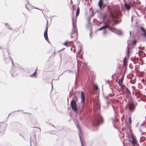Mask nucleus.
I'll use <instances>...</instances> for the list:
<instances>
[{
	"instance_id": "1",
	"label": "nucleus",
	"mask_w": 146,
	"mask_h": 146,
	"mask_svg": "<svg viewBox=\"0 0 146 146\" xmlns=\"http://www.w3.org/2000/svg\"><path fill=\"white\" fill-rule=\"evenodd\" d=\"M81 99L82 104L80 105L78 108L76 106L77 110L74 111L75 112L81 113L83 112L84 109V103L85 102V94L82 91L81 93Z\"/></svg>"
},
{
	"instance_id": "2",
	"label": "nucleus",
	"mask_w": 146,
	"mask_h": 146,
	"mask_svg": "<svg viewBox=\"0 0 146 146\" xmlns=\"http://www.w3.org/2000/svg\"><path fill=\"white\" fill-rule=\"evenodd\" d=\"M115 21L113 18L109 19L107 21L104 22V25L97 30V31H99L101 30H105L106 28H108L109 26L114 25L115 24Z\"/></svg>"
},
{
	"instance_id": "3",
	"label": "nucleus",
	"mask_w": 146,
	"mask_h": 146,
	"mask_svg": "<svg viewBox=\"0 0 146 146\" xmlns=\"http://www.w3.org/2000/svg\"><path fill=\"white\" fill-rule=\"evenodd\" d=\"M94 119L93 123L94 125H98L103 122L102 117L98 113H96L94 115Z\"/></svg>"
},
{
	"instance_id": "4",
	"label": "nucleus",
	"mask_w": 146,
	"mask_h": 146,
	"mask_svg": "<svg viewBox=\"0 0 146 146\" xmlns=\"http://www.w3.org/2000/svg\"><path fill=\"white\" fill-rule=\"evenodd\" d=\"M78 101V98L76 96H75L72 98V99L70 102V106L72 109L74 111H76V102Z\"/></svg>"
},
{
	"instance_id": "5",
	"label": "nucleus",
	"mask_w": 146,
	"mask_h": 146,
	"mask_svg": "<svg viewBox=\"0 0 146 146\" xmlns=\"http://www.w3.org/2000/svg\"><path fill=\"white\" fill-rule=\"evenodd\" d=\"M72 25H73V29L72 32L71 34V38H72L73 37V35H74L75 36H76L77 38L78 37V30L76 28V25L74 24V18L73 17L72 19Z\"/></svg>"
},
{
	"instance_id": "6",
	"label": "nucleus",
	"mask_w": 146,
	"mask_h": 146,
	"mask_svg": "<svg viewBox=\"0 0 146 146\" xmlns=\"http://www.w3.org/2000/svg\"><path fill=\"white\" fill-rule=\"evenodd\" d=\"M136 104H135L134 103L131 101H129L128 102L126 106L129 109V111L131 112H133L135 110V107Z\"/></svg>"
},
{
	"instance_id": "7",
	"label": "nucleus",
	"mask_w": 146,
	"mask_h": 146,
	"mask_svg": "<svg viewBox=\"0 0 146 146\" xmlns=\"http://www.w3.org/2000/svg\"><path fill=\"white\" fill-rule=\"evenodd\" d=\"M120 91L122 92L123 93H125L127 94L126 96V97H128V95L130 94V92L129 90L125 85L123 86V87H120Z\"/></svg>"
},
{
	"instance_id": "8",
	"label": "nucleus",
	"mask_w": 146,
	"mask_h": 146,
	"mask_svg": "<svg viewBox=\"0 0 146 146\" xmlns=\"http://www.w3.org/2000/svg\"><path fill=\"white\" fill-rule=\"evenodd\" d=\"M131 138L132 140V141H131V142L132 145H136L137 146H139L137 141L136 138L135 137L133 136H131Z\"/></svg>"
},
{
	"instance_id": "9",
	"label": "nucleus",
	"mask_w": 146,
	"mask_h": 146,
	"mask_svg": "<svg viewBox=\"0 0 146 146\" xmlns=\"http://www.w3.org/2000/svg\"><path fill=\"white\" fill-rule=\"evenodd\" d=\"M98 5L100 9L102 10L106 6V4H104L103 0H100L98 3Z\"/></svg>"
},
{
	"instance_id": "10",
	"label": "nucleus",
	"mask_w": 146,
	"mask_h": 146,
	"mask_svg": "<svg viewBox=\"0 0 146 146\" xmlns=\"http://www.w3.org/2000/svg\"><path fill=\"white\" fill-rule=\"evenodd\" d=\"M27 3H26L25 4V7L28 10H29V9L31 8H32L41 10L40 9H39L35 7H34L31 4H30L29 2H28V1H27Z\"/></svg>"
},
{
	"instance_id": "11",
	"label": "nucleus",
	"mask_w": 146,
	"mask_h": 146,
	"mask_svg": "<svg viewBox=\"0 0 146 146\" xmlns=\"http://www.w3.org/2000/svg\"><path fill=\"white\" fill-rule=\"evenodd\" d=\"M130 5L132 7H133V5L131 4L129 1L128 3H124L125 7L127 10L130 9L131 8L130 7Z\"/></svg>"
},
{
	"instance_id": "12",
	"label": "nucleus",
	"mask_w": 146,
	"mask_h": 146,
	"mask_svg": "<svg viewBox=\"0 0 146 146\" xmlns=\"http://www.w3.org/2000/svg\"><path fill=\"white\" fill-rule=\"evenodd\" d=\"M74 122L75 123V124L77 127L78 129L79 130V132H78V135H79V137H80V141L81 142H82V141L81 139V137L80 136V134H81V131L80 130V129L79 126V123L78 122L76 121H74Z\"/></svg>"
},
{
	"instance_id": "13",
	"label": "nucleus",
	"mask_w": 146,
	"mask_h": 146,
	"mask_svg": "<svg viewBox=\"0 0 146 146\" xmlns=\"http://www.w3.org/2000/svg\"><path fill=\"white\" fill-rule=\"evenodd\" d=\"M114 21L115 22V24L114 25L109 26V27H108V28L111 31L115 33L116 29L113 27L114 26L115 24H116V23L114 20Z\"/></svg>"
},
{
	"instance_id": "14",
	"label": "nucleus",
	"mask_w": 146,
	"mask_h": 146,
	"mask_svg": "<svg viewBox=\"0 0 146 146\" xmlns=\"http://www.w3.org/2000/svg\"><path fill=\"white\" fill-rule=\"evenodd\" d=\"M32 140H36V135L35 133L33 132L30 136V144H31V141Z\"/></svg>"
},
{
	"instance_id": "15",
	"label": "nucleus",
	"mask_w": 146,
	"mask_h": 146,
	"mask_svg": "<svg viewBox=\"0 0 146 146\" xmlns=\"http://www.w3.org/2000/svg\"><path fill=\"white\" fill-rule=\"evenodd\" d=\"M111 120L112 123L113 124V126H114V127L115 128H116V127L115 126V124L114 123V122H116L117 121V120L116 119V117H114V118H112L111 119Z\"/></svg>"
},
{
	"instance_id": "16",
	"label": "nucleus",
	"mask_w": 146,
	"mask_h": 146,
	"mask_svg": "<svg viewBox=\"0 0 146 146\" xmlns=\"http://www.w3.org/2000/svg\"><path fill=\"white\" fill-rule=\"evenodd\" d=\"M80 11V8L79 7H78L77 8L76 11V17L75 19L76 21V19H77V17L78 16V15H79V14Z\"/></svg>"
},
{
	"instance_id": "17",
	"label": "nucleus",
	"mask_w": 146,
	"mask_h": 146,
	"mask_svg": "<svg viewBox=\"0 0 146 146\" xmlns=\"http://www.w3.org/2000/svg\"><path fill=\"white\" fill-rule=\"evenodd\" d=\"M123 80L121 79L119 80L118 81V84L119 85L121 86L120 87H123V86H124L122 84L123 82Z\"/></svg>"
},
{
	"instance_id": "18",
	"label": "nucleus",
	"mask_w": 146,
	"mask_h": 146,
	"mask_svg": "<svg viewBox=\"0 0 146 146\" xmlns=\"http://www.w3.org/2000/svg\"><path fill=\"white\" fill-rule=\"evenodd\" d=\"M115 33L119 35H121L122 34V33L120 30L116 29Z\"/></svg>"
},
{
	"instance_id": "19",
	"label": "nucleus",
	"mask_w": 146,
	"mask_h": 146,
	"mask_svg": "<svg viewBox=\"0 0 146 146\" xmlns=\"http://www.w3.org/2000/svg\"><path fill=\"white\" fill-rule=\"evenodd\" d=\"M44 36L45 40L49 42V40L48 39L47 33H44Z\"/></svg>"
},
{
	"instance_id": "20",
	"label": "nucleus",
	"mask_w": 146,
	"mask_h": 146,
	"mask_svg": "<svg viewBox=\"0 0 146 146\" xmlns=\"http://www.w3.org/2000/svg\"><path fill=\"white\" fill-rule=\"evenodd\" d=\"M37 70V69H36L35 71L33 73V74H32L30 76L31 77L35 76H36V74Z\"/></svg>"
},
{
	"instance_id": "21",
	"label": "nucleus",
	"mask_w": 146,
	"mask_h": 146,
	"mask_svg": "<svg viewBox=\"0 0 146 146\" xmlns=\"http://www.w3.org/2000/svg\"><path fill=\"white\" fill-rule=\"evenodd\" d=\"M48 21H47V24H46V27L45 28V31L44 32V33H47L48 28L47 25H48Z\"/></svg>"
},
{
	"instance_id": "22",
	"label": "nucleus",
	"mask_w": 146,
	"mask_h": 146,
	"mask_svg": "<svg viewBox=\"0 0 146 146\" xmlns=\"http://www.w3.org/2000/svg\"><path fill=\"white\" fill-rule=\"evenodd\" d=\"M141 30L144 32V33H146V30H145L143 27H140Z\"/></svg>"
},
{
	"instance_id": "23",
	"label": "nucleus",
	"mask_w": 146,
	"mask_h": 146,
	"mask_svg": "<svg viewBox=\"0 0 146 146\" xmlns=\"http://www.w3.org/2000/svg\"><path fill=\"white\" fill-rule=\"evenodd\" d=\"M127 56H128L129 53V46H127Z\"/></svg>"
},
{
	"instance_id": "24",
	"label": "nucleus",
	"mask_w": 146,
	"mask_h": 146,
	"mask_svg": "<svg viewBox=\"0 0 146 146\" xmlns=\"http://www.w3.org/2000/svg\"><path fill=\"white\" fill-rule=\"evenodd\" d=\"M5 25H6V28H7L9 29H12V28L10 27V25H9L7 23H6Z\"/></svg>"
},
{
	"instance_id": "25",
	"label": "nucleus",
	"mask_w": 146,
	"mask_h": 146,
	"mask_svg": "<svg viewBox=\"0 0 146 146\" xmlns=\"http://www.w3.org/2000/svg\"><path fill=\"white\" fill-rule=\"evenodd\" d=\"M137 42V40H133L132 42V44H136V43Z\"/></svg>"
},
{
	"instance_id": "26",
	"label": "nucleus",
	"mask_w": 146,
	"mask_h": 146,
	"mask_svg": "<svg viewBox=\"0 0 146 146\" xmlns=\"http://www.w3.org/2000/svg\"><path fill=\"white\" fill-rule=\"evenodd\" d=\"M123 65L124 66H125L127 65V61L125 62L124 61H123Z\"/></svg>"
},
{
	"instance_id": "27",
	"label": "nucleus",
	"mask_w": 146,
	"mask_h": 146,
	"mask_svg": "<svg viewBox=\"0 0 146 146\" xmlns=\"http://www.w3.org/2000/svg\"><path fill=\"white\" fill-rule=\"evenodd\" d=\"M82 51V50H81V48H80V49H79V51L78 52V54H80V52Z\"/></svg>"
},
{
	"instance_id": "28",
	"label": "nucleus",
	"mask_w": 146,
	"mask_h": 146,
	"mask_svg": "<svg viewBox=\"0 0 146 146\" xmlns=\"http://www.w3.org/2000/svg\"><path fill=\"white\" fill-rule=\"evenodd\" d=\"M68 42H69L68 41H66L65 42H64V43H63V44L66 46H67V44L68 43Z\"/></svg>"
},
{
	"instance_id": "29",
	"label": "nucleus",
	"mask_w": 146,
	"mask_h": 146,
	"mask_svg": "<svg viewBox=\"0 0 146 146\" xmlns=\"http://www.w3.org/2000/svg\"><path fill=\"white\" fill-rule=\"evenodd\" d=\"M129 123L130 124H131V117H129Z\"/></svg>"
},
{
	"instance_id": "30",
	"label": "nucleus",
	"mask_w": 146,
	"mask_h": 146,
	"mask_svg": "<svg viewBox=\"0 0 146 146\" xmlns=\"http://www.w3.org/2000/svg\"><path fill=\"white\" fill-rule=\"evenodd\" d=\"M94 89L96 90H98V87L97 85H95L94 87Z\"/></svg>"
},
{
	"instance_id": "31",
	"label": "nucleus",
	"mask_w": 146,
	"mask_h": 146,
	"mask_svg": "<svg viewBox=\"0 0 146 146\" xmlns=\"http://www.w3.org/2000/svg\"><path fill=\"white\" fill-rule=\"evenodd\" d=\"M124 76V74H122V75H121V79L123 80Z\"/></svg>"
},
{
	"instance_id": "32",
	"label": "nucleus",
	"mask_w": 146,
	"mask_h": 146,
	"mask_svg": "<svg viewBox=\"0 0 146 146\" xmlns=\"http://www.w3.org/2000/svg\"><path fill=\"white\" fill-rule=\"evenodd\" d=\"M17 74H11V75L13 77H15V76H17Z\"/></svg>"
},
{
	"instance_id": "33",
	"label": "nucleus",
	"mask_w": 146,
	"mask_h": 146,
	"mask_svg": "<svg viewBox=\"0 0 146 146\" xmlns=\"http://www.w3.org/2000/svg\"><path fill=\"white\" fill-rule=\"evenodd\" d=\"M103 34L104 35H106V30H104V31L103 33Z\"/></svg>"
},
{
	"instance_id": "34",
	"label": "nucleus",
	"mask_w": 146,
	"mask_h": 146,
	"mask_svg": "<svg viewBox=\"0 0 146 146\" xmlns=\"http://www.w3.org/2000/svg\"><path fill=\"white\" fill-rule=\"evenodd\" d=\"M127 59V58L126 57H125L124 58L123 61H124L125 62H126Z\"/></svg>"
},
{
	"instance_id": "35",
	"label": "nucleus",
	"mask_w": 146,
	"mask_h": 146,
	"mask_svg": "<svg viewBox=\"0 0 146 146\" xmlns=\"http://www.w3.org/2000/svg\"><path fill=\"white\" fill-rule=\"evenodd\" d=\"M92 32L91 31V32L90 33V38H92Z\"/></svg>"
},
{
	"instance_id": "36",
	"label": "nucleus",
	"mask_w": 146,
	"mask_h": 146,
	"mask_svg": "<svg viewBox=\"0 0 146 146\" xmlns=\"http://www.w3.org/2000/svg\"><path fill=\"white\" fill-rule=\"evenodd\" d=\"M54 80V79H52V82H51V85H52V89H53V85H52V80Z\"/></svg>"
},
{
	"instance_id": "37",
	"label": "nucleus",
	"mask_w": 146,
	"mask_h": 146,
	"mask_svg": "<svg viewBox=\"0 0 146 146\" xmlns=\"http://www.w3.org/2000/svg\"><path fill=\"white\" fill-rule=\"evenodd\" d=\"M72 4H73V2H72V0H70V4H71L72 5Z\"/></svg>"
},
{
	"instance_id": "38",
	"label": "nucleus",
	"mask_w": 146,
	"mask_h": 146,
	"mask_svg": "<svg viewBox=\"0 0 146 146\" xmlns=\"http://www.w3.org/2000/svg\"><path fill=\"white\" fill-rule=\"evenodd\" d=\"M140 100H141V101H143V102H144L145 101V100H143L142 98H141L140 99Z\"/></svg>"
},
{
	"instance_id": "39",
	"label": "nucleus",
	"mask_w": 146,
	"mask_h": 146,
	"mask_svg": "<svg viewBox=\"0 0 146 146\" xmlns=\"http://www.w3.org/2000/svg\"><path fill=\"white\" fill-rule=\"evenodd\" d=\"M11 60H12V64L13 65V60L12 59H11Z\"/></svg>"
},
{
	"instance_id": "40",
	"label": "nucleus",
	"mask_w": 146,
	"mask_h": 146,
	"mask_svg": "<svg viewBox=\"0 0 146 146\" xmlns=\"http://www.w3.org/2000/svg\"><path fill=\"white\" fill-rule=\"evenodd\" d=\"M144 36L146 37V33L144 34Z\"/></svg>"
},
{
	"instance_id": "41",
	"label": "nucleus",
	"mask_w": 146,
	"mask_h": 146,
	"mask_svg": "<svg viewBox=\"0 0 146 146\" xmlns=\"http://www.w3.org/2000/svg\"><path fill=\"white\" fill-rule=\"evenodd\" d=\"M131 88L133 89H134L135 88V87L133 86H132Z\"/></svg>"
},
{
	"instance_id": "42",
	"label": "nucleus",
	"mask_w": 146,
	"mask_h": 146,
	"mask_svg": "<svg viewBox=\"0 0 146 146\" xmlns=\"http://www.w3.org/2000/svg\"><path fill=\"white\" fill-rule=\"evenodd\" d=\"M79 119H80V120H81V121H82V118H81V117H80Z\"/></svg>"
},
{
	"instance_id": "43",
	"label": "nucleus",
	"mask_w": 146,
	"mask_h": 146,
	"mask_svg": "<svg viewBox=\"0 0 146 146\" xmlns=\"http://www.w3.org/2000/svg\"><path fill=\"white\" fill-rule=\"evenodd\" d=\"M109 96H112V95L111 94H109Z\"/></svg>"
},
{
	"instance_id": "44",
	"label": "nucleus",
	"mask_w": 146,
	"mask_h": 146,
	"mask_svg": "<svg viewBox=\"0 0 146 146\" xmlns=\"http://www.w3.org/2000/svg\"><path fill=\"white\" fill-rule=\"evenodd\" d=\"M75 53V52H76V50L75 49H74V51H73Z\"/></svg>"
},
{
	"instance_id": "45",
	"label": "nucleus",
	"mask_w": 146,
	"mask_h": 146,
	"mask_svg": "<svg viewBox=\"0 0 146 146\" xmlns=\"http://www.w3.org/2000/svg\"><path fill=\"white\" fill-rule=\"evenodd\" d=\"M133 17H131V21L132 22L133 21Z\"/></svg>"
},
{
	"instance_id": "46",
	"label": "nucleus",
	"mask_w": 146,
	"mask_h": 146,
	"mask_svg": "<svg viewBox=\"0 0 146 146\" xmlns=\"http://www.w3.org/2000/svg\"><path fill=\"white\" fill-rule=\"evenodd\" d=\"M131 31H129V34H130V36H131Z\"/></svg>"
},
{
	"instance_id": "47",
	"label": "nucleus",
	"mask_w": 146,
	"mask_h": 146,
	"mask_svg": "<svg viewBox=\"0 0 146 146\" xmlns=\"http://www.w3.org/2000/svg\"><path fill=\"white\" fill-rule=\"evenodd\" d=\"M59 79V77H58V78H57V79L55 80H58Z\"/></svg>"
},
{
	"instance_id": "48",
	"label": "nucleus",
	"mask_w": 146,
	"mask_h": 146,
	"mask_svg": "<svg viewBox=\"0 0 146 146\" xmlns=\"http://www.w3.org/2000/svg\"><path fill=\"white\" fill-rule=\"evenodd\" d=\"M140 131L142 133V134H143V133H142V131H141V130H140Z\"/></svg>"
},
{
	"instance_id": "49",
	"label": "nucleus",
	"mask_w": 146,
	"mask_h": 146,
	"mask_svg": "<svg viewBox=\"0 0 146 146\" xmlns=\"http://www.w3.org/2000/svg\"><path fill=\"white\" fill-rule=\"evenodd\" d=\"M7 52H8V53L9 56H10L9 54V53L8 51H7Z\"/></svg>"
},
{
	"instance_id": "50",
	"label": "nucleus",
	"mask_w": 146,
	"mask_h": 146,
	"mask_svg": "<svg viewBox=\"0 0 146 146\" xmlns=\"http://www.w3.org/2000/svg\"><path fill=\"white\" fill-rule=\"evenodd\" d=\"M142 137L144 139V138H144V137H141V138H140V140H141V138Z\"/></svg>"
},
{
	"instance_id": "51",
	"label": "nucleus",
	"mask_w": 146,
	"mask_h": 146,
	"mask_svg": "<svg viewBox=\"0 0 146 146\" xmlns=\"http://www.w3.org/2000/svg\"><path fill=\"white\" fill-rule=\"evenodd\" d=\"M107 8H108V10H109V7H108V6H107Z\"/></svg>"
},
{
	"instance_id": "52",
	"label": "nucleus",
	"mask_w": 146,
	"mask_h": 146,
	"mask_svg": "<svg viewBox=\"0 0 146 146\" xmlns=\"http://www.w3.org/2000/svg\"><path fill=\"white\" fill-rule=\"evenodd\" d=\"M123 145H124V141H123Z\"/></svg>"
},
{
	"instance_id": "53",
	"label": "nucleus",
	"mask_w": 146,
	"mask_h": 146,
	"mask_svg": "<svg viewBox=\"0 0 146 146\" xmlns=\"http://www.w3.org/2000/svg\"><path fill=\"white\" fill-rule=\"evenodd\" d=\"M144 47H143V48H142V49H144Z\"/></svg>"
},
{
	"instance_id": "54",
	"label": "nucleus",
	"mask_w": 146,
	"mask_h": 146,
	"mask_svg": "<svg viewBox=\"0 0 146 146\" xmlns=\"http://www.w3.org/2000/svg\"><path fill=\"white\" fill-rule=\"evenodd\" d=\"M141 48V47L140 46L139 47V48Z\"/></svg>"
},
{
	"instance_id": "55",
	"label": "nucleus",
	"mask_w": 146,
	"mask_h": 146,
	"mask_svg": "<svg viewBox=\"0 0 146 146\" xmlns=\"http://www.w3.org/2000/svg\"><path fill=\"white\" fill-rule=\"evenodd\" d=\"M61 74L60 75H59V77L60 76H61Z\"/></svg>"
},
{
	"instance_id": "56",
	"label": "nucleus",
	"mask_w": 146,
	"mask_h": 146,
	"mask_svg": "<svg viewBox=\"0 0 146 146\" xmlns=\"http://www.w3.org/2000/svg\"><path fill=\"white\" fill-rule=\"evenodd\" d=\"M124 1V2H125V0H123Z\"/></svg>"
},
{
	"instance_id": "57",
	"label": "nucleus",
	"mask_w": 146,
	"mask_h": 146,
	"mask_svg": "<svg viewBox=\"0 0 146 146\" xmlns=\"http://www.w3.org/2000/svg\"><path fill=\"white\" fill-rule=\"evenodd\" d=\"M52 126L54 127V125L53 124H52Z\"/></svg>"
},
{
	"instance_id": "58",
	"label": "nucleus",
	"mask_w": 146,
	"mask_h": 146,
	"mask_svg": "<svg viewBox=\"0 0 146 146\" xmlns=\"http://www.w3.org/2000/svg\"><path fill=\"white\" fill-rule=\"evenodd\" d=\"M76 81L75 82V84H76Z\"/></svg>"
},
{
	"instance_id": "59",
	"label": "nucleus",
	"mask_w": 146,
	"mask_h": 146,
	"mask_svg": "<svg viewBox=\"0 0 146 146\" xmlns=\"http://www.w3.org/2000/svg\"><path fill=\"white\" fill-rule=\"evenodd\" d=\"M39 129H40V131H41V129H40V128H39Z\"/></svg>"
},
{
	"instance_id": "60",
	"label": "nucleus",
	"mask_w": 146,
	"mask_h": 146,
	"mask_svg": "<svg viewBox=\"0 0 146 146\" xmlns=\"http://www.w3.org/2000/svg\"><path fill=\"white\" fill-rule=\"evenodd\" d=\"M67 100H68V99H67Z\"/></svg>"
},
{
	"instance_id": "61",
	"label": "nucleus",
	"mask_w": 146,
	"mask_h": 146,
	"mask_svg": "<svg viewBox=\"0 0 146 146\" xmlns=\"http://www.w3.org/2000/svg\"><path fill=\"white\" fill-rule=\"evenodd\" d=\"M10 114H9L8 117H9V115H10Z\"/></svg>"
},
{
	"instance_id": "62",
	"label": "nucleus",
	"mask_w": 146,
	"mask_h": 146,
	"mask_svg": "<svg viewBox=\"0 0 146 146\" xmlns=\"http://www.w3.org/2000/svg\"><path fill=\"white\" fill-rule=\"evenodd\" d=\"M143 139V141H144V139Z\"/></svg>"
},
{
	"instance_id": "63",
	"label": "nucleus",
	"mask_w": 146,
	"mask_h": 146,
	"mask_svg": "<svg viewBox=\"0 0 146 146\" xmlns=\"http://www.w3.org/2000/svg\"><path fill=\"white\" fill-rule=\"evenodd\" d=\"M133 146H136V145H133Z\"/></svg>"
},
{
	"instance_id": "64",
	"label": "nucleus",
	"mask_w": 146,
	"mask_h": 146,
	"mask_svg": "<svg viewBox=\"0 0 146 146\" xmlns=\"http://www.w3.org/2000/svg\"><path fill=\"white\" fill-rule=\"evenodd\" d=\"M82 146H83L82 145Z\"/></svg>"
}]
</instances>
